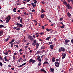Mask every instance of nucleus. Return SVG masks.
Listing matches in <instances>:
<instances>
[{
	"label": "nucleus",
	"instance_id": "a878e982",
	"mask_svg": "<svg viewBox=\"0 0 73 73\" xmlns=\"http://www.w3.org/2000/svg\"><path fill=\"white\" fill-rule=\"evenodd\" d=\"M46 11H44V9H42L41 12L42 13H43L44 12H45Z\"/></svg>",
	"mask_w": 73,
	"mask_h": 73
},
{
	"label": "nucleus",
	"instance_id": "412c9836",
	"mask_svg": "<svg viewBox=\"0 0 73 73\" xmlns=\"http://www.w3.org/2000/svg\"><path fill=\"white\" fill-rule=\"evenodd\" d=\"M51 37L50 36H49L47 38H46V40H49L50 38Z\"/></svg>",
	"mask_w": 73,
	"mask_h": 73
},
{
	"label": "nucleus",
	"instance_id": "4c0bfd02",
	"mask_svg": "<svg viewBox=\"0 0 73 73\" xmlns=\"http://www.w3.org/2000/svg\"><path fill=\"white\" fill-rule=\"evenodd\" d=\"M41 65V62H39V63L38 64V65H39V66H40V65Z\"/></svg>",
	"mask_w": 73,
	"mask_h": 73
},
{
	"label": "nucleus",
	"instance_id": "6e6d98bb",
	"mask_svg": "<svg viewBox=\"0 0 73 73\" xmlns=\"http://www.w3.org/2000/svg\"><path fill=\"white\" fill-rule=\"evenodd\" d=\"M17 18L18 19H19L18 20H20V18H21V17L19 16V17H18Z\"/></svg>",
	"mask_w": 73,
	"mask_h": 73
},
{
	"label": "nucleus",
	"instance_id": "ddd939ff",
	"mask_svg": "<svg viewBox=\"0 0 73 73\" xmlns=\"http://www.w3.org/2000/svg\"><path fill=\"white\" fill-rule=\"evenodd\" d=\"M40 70L41 72H43L44 73H46V71L44 69H41Z\"/></svg>",
	"mask_w": 73,
	"mask_h": 73
},
{
	"label": "nucleus",
	"instance_id": "8fccbe9b",
	"mask_svg": "<svg viewBox=\"0 0 73 73\" xmlns=\"http://www.w3.org/2000/svg\"><path fill=\"white\" fill-rule=\"evenodd\" d=\"M22 66H23V65H22V64L21 65L19 66L18 68H20V67H22Z\"/></svg>",
	"mask_w": 73,
	"mask_h": 73
},
{
	"label": "nucleus",
	"instance_id": "393cba45",
	"mask_svg": "<svg viewBox=\"0 0 73 73\" xmlns=\"http://www.w3.org/2000/svg\"><path fill=\"white\" fill-rule=\"evenodd\" d=\"M31 5H32L33 7H36V5H35L33 3H32Z\"/></svg>",
	"mask_w": 73,
	"mask_h": 73
},
{
	"label": "nucleus",
	"instance_id": "2f4dec72",
	"mask_svg": "<svg viewBox=\"0 0 73 73\" xmlns=\"http://www.w3.org/2000/svg\"><path fill=\"white\" fill-rule=\"evenodd\" d=\"M13 59L15 60L16 59V57L15 56V55H13Z\"/></svg>",
	"mask_w": 73,
	"mask_h": 73
},
{
	"label": "nucleus",
	"instance_id": "69168bd1",
	"mask_svg": "<svg viewBox=\"0 0 73 73\" xmlns=\"http://www.w3.org/2000/svg\"><path fill=\"white\" fill-rule=\"evenodd\" d=\"M33 37L34 38H35V35H33Z\"/></svg>",
	"mask_w": 73,
	"mask_h": 73
},
{
	"label": "nucleus",
	"instance_id": "864d4df0",
	"mask_svg": "<svg viewBox=\"0 0 73 73\" xmlns=\"http://www.w3.org/2000/svg\"><path fill=\"white\" fill-rule=\"evenodd\" d=\"M26 60H27V59H23V61H26Z\"/></svg>",
	"mask_w": 73,
	"mask_h": 73
},
{
	"label": "nucleus",
	"instance_id": "c85d7f7f",
	"mask_svg": "<svg viewBox=\"0 0 73 73\" xmlns=\"http://www.w3.org/2000/svg\"><path fill=\"white\" fill-rule=\"evenodd\" d=\"M13 11H14L15 12H16V8H14L13 9Z\"/></svg>",
	"mask_w": 73,
	"mask_h": 73
},
{
	"label": "nucleus",
	"instance_id": "052dcab7",
	"mask_svg": "<svg viewBox=\"0 0 73 73\" xmlns=\"http://www.w3.org/2000/svg\"><path fill=\"white\" fill-rule=\"evenodd\" d=\"M48 60V58H45V60L46 61H47V60Z\"/></svg>",
	"mask_w": 73,
	"mask_h": 73
},
{
	"label": "nucleus",
	"instance_id": "13d9d810",
	"mask_svg": "<svg viewBox=\"0 0 73 73\" xmlns=\"http://www.w3.org/2000/svg\"><path fill=\"white\" fill-rule=\"evenodd\" d=\"M17 31H20V28H18L16 29Z\"/></svg>",
	"mask_w": 73,
	"mask_h": 73
},
{
	"label": "nucleus",
	"instance_id": "9d476101",
	"mask_svg": "<svg viewBox=\"0 0 73 73\" xmlns=\"http://www.w3.org/2000/svg\"><path fill=\"white\" fill-rule=\"evenodd\" d=\"M65 48L64 47H61V50L62 52H64V51L65 50Z\"/></svg>",
	"mask_w": 73,
	"mask_h": 73
},
{
	"label": "nucleus",
	"instance_id": "f3484780",
	"mask_svg": "<svg viewBox=\"0 0 73 73\" xmlns=\"http://www.w3.org/2000/svg\"><path fill=\"white\" fill-rule=\"evenodd\" d=\"M71 1L72 4H73V0H68V2L70 3Z\"/></svg>",
	"mask_w": 73,
	"mask_h": 73
},
{
	"label": "nucleus",
	"instance_id": "f8f14e48",
	"mask_svg": "<svg viewBox=\"0 0 73 73\" xmlns=\"http://www.w3.org/2000/svg\"><path fill=\"white\" fill-rule=\"evenodd\" d=\"M44 16H45V14H42L40 17L42 19H44Z\"/></svg>",
	"mask_w": 73,
	"mask_h": 73
},
{
	"label": "nucleus",
	"instance_id": "39448f33",
	"mask_svg": "<svg viewBox=\"0 0 73 73\" xmlns=\"http://www.w3.org/2000/svg\"><path fill=\"white\" fill-rule=\"evenodd\" d=\"M16 25H17L18 27H21V28L23 26L22 24H19L18 23H17V24H16Z\"/></svg>",
	"mask_w": 73,
	"mask_h": 73
},
{
	"label": "nucleus",
	"instance_id": "6ab92c4d",
	"mask_svg": "<svg viewBox=\"0 0 73 73\" xmlns=\"http://www.w3.org/2000/svg\"><path fill=\"white\" fill-rule=\"evenodd\" d=\"M7 56H5L4 58V59L5 61H9V60H7V59L6 58Z\"/></svg>",
	"mask_w": 73,
	"mask_h": 73
},
{
	"label": "nucleus",
	"instance_id": "09e8293b",
	"mask_svg": "<svg viewBox=\"0 0 73 73\" xmlns=\"http://www.w3.org/2000/svg\"><path fill=\"white\" fill-rule=\"evenodd\" d=\"M39 35V34H38V33H37L35 34V36H37Z\"/></svg>",
	"mask_w": 73,
	"mask_h": 73
},
{
	"label": "nucleus",
	"instance_id": "473e14b6",
	"mask_svg": "<svg viewBox=\"0 0 73 73\" xmlns=\"http://www.w3.org/2000/svg\"><path fill=\"white\" fill-rule=\"evenodd\" d=\"M20 22L22 24V23H23V19H22V18L21 19Z\"/></svg>",
	"mask_w": 73,
	"mask_h": 73
},
{
	"label": "nucleus",
	"instance_id": "9b49d317",
	"mask_svg": "<svg viewBox=\"0 0 73 73\" xmlns=\"http://www.w3.org/2000/svg\"><path fill=\"white\" fill-rule=\"evenodd\" d=\"M65 42L66 43H68V42H70V40H69L66 39L65 40Z\"/></svg>",
	"mask_w": 73,
	"mask_h": 73
},
{
	"label": "nucleus",
	"instance_id": "dca6fc26",
	"mask_svg": "<svg viewBox=\"0 0 73 73\" xmlns=\"http://www.w3.org/2000/svg\"><path fill=\"white\" fill-rule=\"evenodd\" d=\"M3 34V31H0V36H2Z\"/></svg>",
	"mask_w": 73,
	"mask_h": 73
},
{
	"label": "nucleus",
	"instance_id": "c9c22d12",
	"mask_svg": "<svg viewBox=\"0 0 73 73\" xmlns=\"http://www.w3.org/2000/svg\"><path fill=\"white\" fill-rule=\"evenodd\" d=\"M32 63H35L36 62V60H33V61L32 62Z\"/></svg>",
	"mask_w": 73,
	"mask_h": 73
},
{
	"label": "nucleus",
	"instance_id": "e433bc0d",
	"mask_svg": "<svg viewBox=\"0 0 73 73\" xmlns=\"http://www.w3.org/2000/svg\"><path fill=\"white\" fill-rule=\"evenodd\" d=\"M0 66H3V64L1 62H0Z\"/></svg>",
	"mask_w": 73,
	"mask_h": 73
},
{
	"label": "nucleus",
	"instance_id": "423d86ee",
	"mask_svg": "<svg viewBox=\"0 0 73 73\" xmlns=\"http://www.w3.org/2000/svg\"><path fill=\"white\" fill-rule=\"evenodd\" d=\"M28 38H29V39L30 40H33V37H32V36H31L29 35V36H28Z\"/></svg>",
	"mask_w": 73,
	"mask_h": 73
},
{
	"label": "nucleus",
	"instance_id": "f704fd0d",
	"mask_svg": "<svg viewBox=\"0 0 73 73\" xmlns=\"http://www.w3.org/2000/svg\"><path fill=\"white\" fill-rule=\"evenodd\" d=\"M37 59H40V56L39 55L37 56Z\"/></svg>",
	"mask_w": 73,
	"mask_h": 73
},
{
	"label": "nucleus",
	"instance_id": "6e6552de",
	"mask_svg": "<svg viewBox=\"0 0 73 73\" xmlns=\"http://www.w3.org/2000/svg\"><path fill=\"white\" fill-rule=\"evenodd\" d=\"M67 15L68 17H70V16H72V15L70 14L69 12L67 11Z\"/></svg>",
	"mask_w": 73,
	"mask_h": 73
},
{
	"label": "nucleus",
	"instance_id": "2eb2a0df",
	"mask_svg": "<svg viewBox=\"0 0 73 73\" xmlns=\"http://www.w3.org/2000/svg\"><path fill=\"white\" fill-rule=\"evenodd\" d=\"M6 19L10 20H11V17H10V15H9L8 17Z\"/></svg>",
	"mask_w": 73,
	"mask_h": 73
},
{
	"label": "nucleus",
	"instance_id": "4be33fe9",
	"mask_svg": "<svg viewBox=\"0 0 73 73\" xmlns=\"http://www.w3.org/2000/svg\"><path fill=\"white\" fill-rule=\"evenodd\" d=\"M33 61V59H31L29 60V63H31V62H32Z\"/></svg>",
	"mask_w": 73,
	"mask_h": 73
},
{
	"label": "nucleus",
	"instance_id": "de8ad7c7",
	"mask_svg": "<svg viewBox=\"0 0 73 73\" xmlns=\"http://www.w3.org/2000/svg\"><path fill=\"white\" fill-rule=\"evenodd\" d=\"M48 43L50 45V44H52V42H49Z\"/></svg>",
	"mask_w": 73,
	"mask_h": 73
},
{
	"label": "nucleus",
	"instance_id": "e2e57ef3",
	"mask_svg": "<svg viewBox=\"0 0 73 73\" xmlns=\"http://www.w3.org/2000/svg\"><path fill=\"white\" fill-rule=\"evenodd\" d=\"M72 69L71 68H70L69 70V72H70V71H71V70H72Z\"/></svg>",
	"mask_w": 73,
	"mask_h": 73
},
{
	"label": "nucleus",
	"instance_id": "f257e3e1",
	"mask_svg": "<svg viewBox=\"0 0 73 73\" xmlns=\"http://www.w3.org/2000/svg\"><path fill=\"white\" fill-rule=\"evenodd\" d=\"M55 65L56 67L58 68L59 66V65H60V63L58 62H56L55 63Z\"/></svg>",
	"mask_w": 73,
	"mask_h": 73
},
{
	"label": "nucleus",
	"instance_id": "37998d69",
	"mask_svg": "<svg viewBox=\"0 0 73 73\" xmlns=\"http://www.w3.org/2000/svg\"><path fill=\"white\" fill-rule=\"evenodd\" d=\"M46 31H48V32H49V31H50V29H46Z\"/></svg>",
	"mask_w": 73,
	"mask_h": 73
},
{
	"label": "nucleus",
	"instance_id": "b1692460",
	"mask_svg": "<svg viewBox=\"0 0 73 73\" xmlns=\"http://www.w3.org/2000/svg\"><path fill=\"white\" fill-rule=\"evenodd\" d=\"M3 54H5V55H8V52H3Z\"/></svg>",
	"mask_w": 73,
	"mask_h": 73
},
{
	"label": "nucleus",
	"instance_id": "338daca9",
	"mask_svg": "<svg viewBox=\"0 0 73 73\" xmlns=\"http://www.w3.org/2000/svg\"><path fill=\"white\" fill-rule=\"evenodd\" d=\"M27 48H28V46H25V49H27Z\"/></svg>",
	"mask_w": 73,
	"mask_h": 73
},
{
	"label": "nucleus",
	"instance_id": "bf43d9fd",
	"mask_svg": "<svg viewBox=\"0 0 73 73\" xmlns=\"http://www.w3.org/2000/svg\"><path fill=\"white\" fill-rule=\"evenodd\" d=\"M42 29H44L45 28V27H44V26H43L42 27Z\"/></svg>",
	"mask_w": 73,
	"mask_h": 73
},
{
	"label": "nucleus",
	"instance_id": "5fc2aeb1",
	"mask_svg": "<svg viewBox=\"0 0 73 73\" xmlns=\"http://www.w3.org/2000/svg\"><path fill=\"white\" fill-rule=\"evenodd\" d=\"M44 56H45L44 55H42L41 56V58H42L43 57H44Z\"/></svg>",
	"mask_w": 73,
	"mask_h": 73
},
{
	"label": "nucleus",
	"instance_id": "1a4fd4ad",
	"mask_svg": "<svg viewBox=\"0 0 73 73\" xmlns=\"http://www.w3.org/2000/svg\"><path fill=\"white\" fill-rule=\"evenodd\" d=\"M50 70L52 72H54V68H50Z\"/></svg>",
	"mask_w": 73,
	"mask_h": 73
},
{
	"label": "nucleus",
	"instance_id": "a18cd8bd",
	"mask_svg": "<svg viewBox=\"0 0 73 73\" xmlns=\"http://www.w3.org/2000/svg\"><path fill=\"white\" fill-rule=\"evenodd\" d=\"M31 12H35V10L33 9L31 11Z\"/></svg>",
	"mask_w": 73,
	"mask_h": 73
},
{
	"label": "nucleus",
	"instance_id": "0e129e2a",
	"mask_svg": "<svg viewBox=\"0 0 73 73\" xmlns=\"http://www.w3.org/2000/svg\"><path fill=\"white\" fill-rule=\"evenodd\" d=\"M56 61H59V60L58 59H56Z\"/></svg>",
	"mask_w": 73,
	"mask_h": 73
},
{
	"label": "nucleus",
	"instance_id": "0eeeda50",
	"mask_svg": "<svg viewBox=\"0 0 73 73\" xmlns=\"http://www.w3.org/2000/svg\"><path fill=\"white\" fill-rule=\"evenodd\" d=\"M45 64H46L47 65H49V62H48V61H45L44 62L43 65H45Z\"/></svg>",
	"mask_w": 73,
	"mask_h": 73
},
{
	"label": "nucleus",
	"instance_id": "774afa93",
	"mask_svg": "<svg viewBox=\"0 0 73 73\" xmlns=\"http://www.w3.org/2000/svg\"><path fill=\"white\" fill-rule=\"evenodd\" d=\"M71 42L72 43H73V39H72L71 40Z\"/></svg>",
	"mask_w": 73,
	"mask_h": 73
},
{
	"label": "nucleus",
	"instance_id": "49530a36",
	"mask_svg": "<svg viewBox=\"0 0 73 73\" xmlns=\"http://www.w3.org/2000/svg\"><path fill=\"white\" fill-rule=\"evenodd\" d=\"M8 40H9V38H7V39H5L6 41H7H7H8Z\"/></svg>",
	"mask_w": 73,
	"mask_h": 73
},
{
	"label": "nucleus",
	"instance_id": "4468645a",
	"mask_svg": "<svg viewBox=\"0 0 73 73\" xmlns=\"http://www.w3.org/2000/svg\"><path fill=\"white\" fill-rule=\"evenodd\" d=\"M53 47H54V46L53 44L50 45V49H53Z\"/></svg>",
	"mask_w": 73,
	"mask_h": 73
},
{
	"label": "nucleus",
	"instance_id": "72a5a7b5",
	"mask_svg": "<svg viewBox=\"0 0 73 73\" xmlns=\"http://www.w3.org/2000/svg\"><path fill=\"white\" fill-rule=\"evenodd\" d=\"M9 20L7 19V20H6V23H8V22H9Z\"/></svg>",
	"mask_w": 73,
	"mask_h": 73
},
{
	"label": "nucleus",
	"instance_id": "cd10ccee",
	"mask_svg": "<svg viewBox=\"0 0 73 73\" xmlns=\"http://www.w3.org/2000/svg\"><path fill=\"white\" fill-rule=\"evenodd\" d=\"M4 26V25H0V28H3Z\"/></svg>",
	"mask_w": 73,
	"mask_h": 73
},
{
	"label": "nucleus",
	"instance_id": "c03bdc74",
	"mask_svg": "<svg viewBox=\"0 0 73 73\" xmlns=\"http://www.w3.org/2000/svg\"><path fill=\"white\" fill-rule=\"evenodd\" d=\"M13 43H12L11 44V47L12 48V47H13Z\"/></svg>",
	"mask_w": 73,
	"mask_h": 73
},
{
	"label": "nucleus",
	"instance_id": "7c9ffc66",
	"mask_svg": "<svg viewBox=\"0 0 73 73\" xmlns=\"http://www.w3.org/2000/svg\"><path fill=\"white\" fill-rule=\"evenodd\" d=\"M18 1H16V4H17V5H19V0H18Z\"/></svg>",
	"mask_w": 73,
	"mask_h": 73
},
{
	"label": "nucleus",
	"instance_id": "c756f323",
	"mask_svg": "<svg viewBox=\"0 0 73 73\" xmlns=\"http://www.w3.org/2000/svg\"><path fill=\"white\" fill-rule=\"evenodd\" d=\"M60 27L61 28H64V27H65V25H63L62 26H60Z\"/></svg>",
	"mask_w": 73,
	"mask_h": 73
},
{
	"label": "nucleus",
	"instance_id": "ea45409f",
	"mask_svg": "<svg viewBox=\"0 0 73 73\" xmlns=\"http://www.w3.org/2000/svg\"><path fill=\"white\" fill-rule=\"evenodd\" d=\"M25 64H27V62L25 63L22 65V66H24Z\"/></svg>",
	"mask_w": 73,
	"mask_h": 73
},
{
	"label": "nucleus",
	"instance_id": "aec40b11",
	"mask_svg": "<svg viewBox=\"0 0 73 73\" xmlns=\"http://www.w3.org/2000/svg\"><path fill=\"white\" fill-rule=\"evenodd\" d=\"M39 46V44L38 43H37L36 45V48H38V46Z\"/></svg>",
	"mask_w": 73,
	"mask_h": 73
},
{
	"label": "nucleus",
	"instance_id": "20e7f679",
	"mask_svg": "<svg viewBox=\"0 0 73 73\" xmlns=\"http://www.w3.org/2000/svg\"><path fill=\"white\" fill-rule=\"evenodd\" d=\"M37 42V40H35L34 42L32 43V45L33 46H35V45L36 44V43Z\"/></svg>",
	"mask_w": 73,
	"mask_h": 73
},
{
	"label": "nucleus",
	"instance_id": "bb28decb",
	"mask_svg": "<svg viewBox=\"0 0 73 73\" xmlns=\"http://www.w3.org/2000/svg\"><path fill=\"white\" fill-rule=\"evenodd\" d=\"M52 61L53 62H54V61H55V58H52Z\"/></svg>",
	"mask_w": 73,
	"mask_h": 73
},
{
	"label": "nucleus",
	"instance_id": "5701e85b",
	"mask_svg": "<svg viewBox=\"0 0 73 73\" xmlns=\"http://www.w3.org/2000/svg\"><path fill=\"white\" fill-rule=\"evenodd\" d=\"M63 3L64 5H66V7L67 5H68V4H67V3L66 2V1L63 2Z\"/></svg>",
	"mask_w": 73,
	"mask_h": 73
},
{
	"label": "nucleus",
	"instance_id": "4d7b16f0",
	"mask_svg": "<svg viewBox=\"0 0 73 73\" xmlns=\"http://www.w3.org/2000/svg\"><path fill=\"white\" fill-rule=\"evenodd\" d=\"M62 20H63V18H60V21H62Z\"/></svg>",
	"mask_w": 73,
	"mask_h": 73
},
{
	"label": "nucleus",
	"instance_id": "f03ea898",
	"mask_svg": "<svg viewBox=\"0 0 73 73\" xmlns=\"http://www.w3.org/2000/svg\"><path fill=\"white\" fill-rule=\"evenodd\" d=\"M66 7H67V8L69 9H72V6L70 5L69 4H68V5H66Z\"/></svg>",
	"mask_w": 73,
	"mask_h": 73
},
{
	"label": "nucleus",
	"instance_id": "3c124183",
	"mask_svg": "<svg viewBox=\"0 0 73 73\" xmlns=\"http://www.w3.org/2000/svg\"><path fill=\"white\" fill-rule=\"evenodd\" d=\"M8 53H9L10 52V53H11V50H9L8 51H7Z\"/></svg>",
	"mask_w": 73,
	"mask_h": 73
},
{
	"label": "nucleus",
	"instance_id": "680f3d73",
	"mask_svg": "<svg viewBox=\"0 0 73 73\" xmlns=\"http://www.w3.org/2000/svg\"><path fill=\"white\" fill-rule=\"evenodd\" d=\"M33 21H35V23H36V22H37V21H36V20H33Z\"/></svg>",
	"mask_w": 73,
	"mask_h": 73
},
{
	"label": "nucleus",
	"instance_id": "603ef678",
	"mask_svg": "<svg viewBox=\"0 0 73 73\" xmlns=\"http://www.w3.org/2000/svg\"><path fill=\"white\" fill-rule=\"evenodd\" d=\"M11 41L13 42L15 41V39H13Z\"/></svg>",
	"mask_w": 73,
	"mask_h": 73
},
{
	"label": "nucleus",
	"instance_id": "a19ab883",
	"mask_svg": "<svg viewBox=\"0 0 73 73\" xmlns=\"http://www.w3.org/2000/svg\"><path fill=\"white\" fill-rule=\"evenodd\" d=\"M42 61V60L41 59H38V61H39V62H41Z\"/></svg>",
	"mask_w": 73,
	"mask_h": 73
},
{
	"label": "nucleus",
	"instance_id": "a211bd4d",
	"mask_svg": "<svg viewBox=\"0 0 73 73\" xmlns=\"http://www.w3.org/2000/svg\"><path fill=\"white\" fill-rule=\"evenodd\" d=\"M41 53V51L40 50H38V51L37 52L36 54H40Z\"/></svg>",
	"mask_w": 73,
	"mask_h": 73
},
{
	"label": "nucleus",
	"instance_id": "7ed1b4c3",
	"mask_svg": "<svg viewBox=\"0 0 73 73\" xmlns=\"http://www.w3.org/2000/svg\"><path fill=\"white\" fill-rule=\"evenodd\" d=\"M65 57H66V54L65 53H63L62 55V58L64 59L65 58Z\"/></svg>",
	"mask_w": 73,
	"mask_h": 73
},
{
	"label": "nucleus",
	"instance_id": "58836bf2",
	"mask_svg": "<svg viewBox=\"0 0 73 73\" xmlns=\"http://www.w3.org/2000/svg\"><path fill=\"white\" fill-rule=\"evenodd\" d=\"M40 35H44V33H40Z\"/></svg>",
	"mask_w": 73,
	"mask_h": 73
},
{
	"label": "nucleus",
	"instance_id": "79ce46f5",
	"mask_svg": "<svg viewBox=\"0 0 73 73\" xmlns=\"http://www.w3.org/2000/svg\"><path fill=\"white\" fill-rule=\"evenodd\" d=\"M61 48H60L58 50V51L59 52H61Z\"/></svg>",
	"mask_w": 73,
	"mask_h": 73
}]
</instances>
